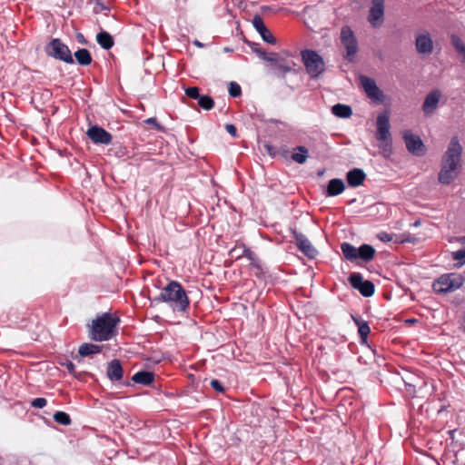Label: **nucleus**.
I'll return each mask as SVG.
<instances>
[{
	"label": "nucleus",
	"instance_id": "1",
	"mask_svg": "<svg viewBox=\"0 0 465 465\" xmlns=\"http://www.w3.org/2000/svg\"><path fill=\"white\" fill-rule=\"evenodd\" d=\"M462 151L458 137H452L441 158L440 170L438 173L439 183L449 185L458 178L461 168Z\"/></svg>",
	"mask_w": 465,
	"mask_h": 465
},
{
	"label": "nucleus",
	"instance_id": "2",
	"mask_svg": "<svg viewBox=\"0 0 465 465\" xmlns=\"http://www.w3.org/2000/svg\"><path fill=\"white\" fill-rule=\"evenodd\" d=\"M157 302H165L177 312H185L189 305L190 300L182 284L176 281H171L163 287L158 297L154 299Z\"/></svg>",
	"mask_w": 465,
	"mask_h": 465
},
{
	"label": "nucleus",
	"instance_id": "3",
	"mask_svg": "<svg viewBox=\"0 0 465 465\" xmlns=\"http://www.w3.org/2000/svg\"><path fill=\"white\" fill-rule=\"evenodd\" d=\"M120 320L109 312L97 316L92 322L89 337L95 341H105L112 339L117 332L116 326Z\"/></svg>",
	"mask_w": 465,
	"mask_h": 465
},
{
	"label": "nucleus",
	"instance_id": "4",
	"mask_svg": "<svg viewBox=\"0 0 465 465\" xmlns=\"http://www.w3.org/2000/svg\"><path fill=\"white\" fill-rule=\"evenodd\" d=\"M301 57L306 72L312 79H317L325 71V63L316 51L302 50Z\"/></svg>",
	"mask_w": 465,
	"mask_h": 465
},
{
	"label": "nucleus",
	"instance_id": "5",
	"mask_svg": "<svg viewBox=\"0 0 465 465\" xmlns=\"http://www.w3.org/2000/svg\"><path fill=\"white\" fill-rule=\"evenodd\" d=\"M377 133L376 139L382 143L381 148L384 153H391V136L390 133V113L384 111L378 114L377 120Z\"/></svg>",
	"mask_w": 465,
	"mask_h": 465
},
{
	"label": "nucleus",
	"instance_id": "6",
	"mask_svg": "<svg viewBox=\"0 0 465 465\" xmlns=\"http://www.w3.org/2000/svg\"><path fill=\"white\" fill-rule=\"evenodd\" d=\"M464 282L461 275L446 273L439 277L432 284L435 292L447 293L460 289Z\"/></svg>",
	"mask_w": 465,
	"mask_h": 465
},
{
	"label": "nucleus",
	"instance_id": "7",
	"mask_svg": "<svg viewBox=\"0 0 465 465\" xmlns=\"http://www.w3.org/2000/svg\"><path fill=\"white\" fill-rule=\"evenodd\" d=\"M45 50L48 56L53 57L56 60L63 61L66 64L74 63L71 50L59 38L52 39L46 45Z\"/></svg>",
	"mask_w": 465,
	"mask_h": 465
},
{
	"label": "nucleus",
	"instance_id": "8",
	"mask_svg": "<svg viewBox=\"0 0 465 465\" xmlns=\"http://www.w3.org/2000/svg\"><path fill=\"white\" fill-rule=\"evenodd\" d=\"M341 41L346 49L345 58L351 62L358 52V41L351 27L345 25L341 28Z\"/></svg>",
	"mask_w": 465,
	"mask_h": 465
},
{
	"label": "nucleus",
	"instance_id": "9",
	"mask_svg": "<svg viewBox=\"0 0 465 465\" xmlns=\"http://www.w3.org/2000/svg\"><path fill=\"white\" fill-rule=\"evenodd\" d=\"M402 138L408 152L411 154L423 156L426 153V147L419 135L412 134L410 130H406L403 132Z\"/></svg>",
	"mask_w": 465,
	"mask_h": 465
},
{
	"label": "nucleus",
	"instance_id": "10",
	"mask_svg": "<svg viewBox=\"0 0 465 465\" xmlns=\"http://www.w3.org/2000/svg\"><path fill=\"white\" fill-rule=\"evenodd\" d=\"M349 282L364 297H371L375 292L374 284L371 281L363 280L360 272H352L349 277Z\"/></svg>",
	"mask_w": 465,
	"mask_h": 465
},
{
	"label": "nucleus",
	"instance_id": "11",
	"mask_svg": "<svg viewBox=\"0 0 465 465\" xmlns=\"http://www.w3.org/2000/svg\"><path fill=\"white\" fill-rule=\"evenodd\" d=\"M360 83L361 87L363 88L366 95L375 101L381 103L384 100V94L383 92L378 87L376 84V82L368 76L361 75L360 77Z\"/></svg>",
	"mask_w": 465,
	"mask_h": 465
},
{
	"label": "nucleus",
	"instance_id": "12",
	"mask_svg": "<svg viewBox=\"0 0 465 465\" xmlns=\"http://www.w3.org/2000/svg\"><path fill=\"white\" fill-rule=\"evenodd\" d=\"M292 234L295 239L298 249L308 258L313 259L316 257L318 252L312 246L307 237L302 232H297L295 229H291Z\"/></svg>",
	"mask_w": 465,
	"mask_h": 465
},
{
	"label": "nucleus",
	"instance_id": "13",
	"mask_svg": "<svg viewBox=\"0 0 465 465\" xmlns=\"http://www.w3.org/2000/svg\"><path fill=\"white\" fill-rule=\"evenodd\" d=\"M86 134L94 143L109 144L112 142V134L97 125L91 126Z\"/></svg>",
	"mask_w": 465,
	"mask_h": 465
},
{
	"label": "nucleus",
	"instance_id": "14",
	"mask_svg": "<svg viewBox=\"0 0 465 465\" xmlns=\"http://www.w3.org/2000/svg\"><path fill=\"white\" fill-rule=\"evenodd\" d=\"M416 50L420 54H430L433 51V41L429 33L425 32L416 36Z\"/></svg>",
	"mask_w": 465,
	"mask_h": 465
},
{
	"label": "nucleus",
	"instance_id": "15",
	"mask_svg": "<svg viewBox=\"0 0 465 465\" xmlns=\"http://www.w3.org/2000/svg\"><path fill=\"white\" fill-rule=\"evenodd\" d=\"M441 96V93L440 90H432L430 92L422 104V111L425 115H430L438 107V104L440 102Z\"/></svg>",
	"mask_w": 465,
	"mask_h": 465
},
{
	"label": "nucleus",
	"instance_id": "16",
	"mask_svg": "<svg viewBox=\"0 0 465 465\" xmlns=\"http://www.w3.org/2000/svg\"><path fill=\"white\" fill-rule=\"evenodd\" d=\"M383 14V0H374L370 10L368 20L373 26H378L382 21Z\"/></svg>",
	"mask_w": 465,
	"mask_h": 465
},
{
	"label": "nucleus",
	"instance_id": "17",
	"mask_svg": "<svg viewBox=\"0 0 465 465\" xmlns=\"http://www.w3.org/2000/svg\"><path fill=\"white\" fill-rule=\"evenodd\" d=\"M107 377L111 381H119L123 379L124 370L119 360H113L107 366Z\"/></svg>",
	"mask_w": 465,
	"mask_h": 465
},
{
	"label": "nucleus",
	"instance_id": "18",
	"mask_svg": "<svg viewBox=\"0 0 465 465\" xmlns=\"http://www.w3.org/2000/svg\"><path fill=\"white\" fill-rule=\"evenodd\" d=\"M346 179L351 187H358L365 181L366 174L363 170L354 168L347 173Z\"/></svg>",
	"mask_w": 465,
	"mask_h": 465
},
{
	"label": "nucleus",
	"instance_id": "19",
	"mask_svg": "<svg viewBox=\"0 0 465 465\" xmlns=\"http://www.w3.org/2000/svg\"><path fill=\"white\" fill-rule=\"evenodd\" d=\"M271 70L278 76L283 77L287 73L292 71V66L278 54L276 61H273L271 64Z\"/></svg>",
	"mask_w": 465,
	"mask_h": 465
},
{
	"label": "nucleus",
	"instance_id": "20",
	"mask_svg": "<svg viewBox=\"0 0 465 465\" xmlns=\"http://www.w3.org/2000/svg\"><path fill=\"white\" fill-rule=\"evenodd\" d=\"M247 259L250 262L249 266L252 274L258 278H262L265 274V270L259 257L252 252L248 253Z\"/></svg>",
	"mask_w": 465,
	"mask_h": 465
},
{
	"label": "nucleus",
	"instance_id": "21",
	"mask_svg": "<svg viewBox=\"0 0 465 465\" xmlns=\"http://www.w3.org/2000/svg\"><path fill=\"white\" fill-rule=\"evenodd\" d=\"M351 319L355 325L358 327V332L362 343L367 342L368 335L371 332V328L366 321L360 316L351 315Z\"/></svg>",
	"mask_w": 465,
	"mask_h": 465
},
{
	"label": "nucleus",
	"instance_id": "22",
	"mask_svg": "<svg viewBox=\"0 0 465 465\" xmlns=\"http://www.w3.org/2000/svg\"><path fill=\"white\" fill-rule=\"evenodd\" d=\"M345 189L344 183L341 179L334 178L329 181L326 195L336 196L341 194Z\"/></svg>",
	"mask_w": 465,
	"mask_h": 465
},
{
	"label": "nucleus",
	"instance_id": "23",
	"mask_svg": "<svg viewBox=\"0 0 465 465\" xmlns=\"http://www.w3.org/2000/svg\"><path fill=\"white\" fill-rule=\"evenodd\" d=\"M132 380L138 384L150 385L154 381V373L146 371H138L133 376Z\"/></svg>",
	"mask_w": 465,
	"mask_h": 465
},
{
	"label": "nucleus",
	"instance_id": "24",
	"mask_svg": "<svg viewBox=\"0 0 465 465\" xmlns=\"http://www.w3.org/2000/svg\"><path fill=\"white\" fill-rule=\"evenodd\" d=\"M96 41L100 46L105 50H109L114 46V39L106 31H101L96 35Z\"/></svg>",
	"mask_w": 465,
	"mask_h": 465
},
{
	"label": "nucleus",
	"instance_id": "25",
	"mask_svg": "<svg viewBox=\"0 0 465 465\" xmlns=\"http://www.w3.org/2000/svg\"><path fill=\"white\" fill-rule=\"evenodd\" d=\"M252 252L244 243H237L230 252L232 258L239 260L242 257L248 258V253Z\"/></svg>",
	"mask_w": 465,
	"mask_h": 465
},
{
	"label": "nucleus",
	"instance_id": "26",
	"mask_svg": "<svg viewBox=\"0 0 465 465\" xmlns=\"http://www.w3.org/2000/svg\"><path fill=\"white\" fill-rule=\"evenodd\" d=\"M343 256L348 261H354L358 258L359 248L354 247L349 242H343L341 245Z\"/></svg>",
	"mask_w": 465,
	"mask_h": 465
},
{
	"label": "nucleus",
	"instance_id": "27",
	"mask_svg": "<svg viewBox=\"0 0 465 465\" xmlns=\"http://www.w3.org/2000/svg\"><path fill=\"white\" fill-rule=\"evenodd\" d=\"M102 347L93 343H83L78 350L80 356L87 357L101 352Z\"/></svg>",
	"mask_w": 465,
	"mask_h": 465
},
{
	"label": "nucleus",
	"instance_id": "28",
	"mask_svg": "<svg viewBox=\"0 0 465 465\" xmlns=\"http://www.w3.org/2000/svg\"><path fill=\"white\" fill-rule=\"evenodd\" d=\"M331 113L340 118H349L352 114V110L349 105L337 104L331 107Z\"/></svg>",
	"mask_w": 465,
	"mask_h": 465
},
{
	"label": "nucleus",
	"instance_id": "29",
	"mask_svg": "<svg viewBox=\"0 0 465 465\" xmlns=\"http://www.w3.org/2000/svg\"><path fill=\"white\" fill-rule=\"evenodd\" d=\"M74 57L80 65H89L93 61L90 52L85 48L77 50L74 53Z\"/></svg>",
	"mask_w": 465,
	"mask_h": 465
},
{
	"label": "nucleus",
	"instance_id": "30",
	"mask_svg": "<svg viewBox=\"0 0 465 465\" xmlns=\"http://www.w3.org/2000/svg\"><path fill=\"white\" fill-rule=\"evenodd\" d=\"M309 151L305 146L300 145L294 149V152L292 154V159L300 164H302L306 162L308 158Z\"/></svg>",
	"mask_w": 465,
	"mask_h": 465
},
{
	"label": "nucleus",
	"instance_id": "31",
	"mask_svg": "<svg viewBox=\"0 0 465 465\" xmlns=\"http://www.w3.org/2000/svg\"><path fill=\"white\" fill-rule=\"evenodd\" d=\"M375 255V250L369 244H362L359 247L358 258L365 262H369L373 259Z\"/></svg>",
	"mask_w": 465,
	"mask_h": 465
},
{
	"label": "nucleus",
	"instance_id": "32",
	"mask_svg": "<svg viewBox=\"0 0 465 465\" xmlns=\"http://www.w3.org/2000/svg\"><path fill=\"white\" fill-rule=\"evenodd\" d=\"M53 418L55 422L62 425H70L72 422L70 416L64 411H56Z\"/></svg>",
	"mask_w": 465,
	"mask_h": 465
},
{
	"label": "nucleus",
	"instance_id": "33",
	"mask_svg": "<svg viewBox=\"0 0 465 465\" xmlns=\"http://www.w3.org/2000/svg\"><path fill=\"white\" fill-rule=\"evenodd\" d=\"M198 104L204 110H211L214 106V102L209 95H201L198 99Z\"/></svg>",
	"mask_w": 465,
	"mask_h": 465
},
{
	"label": "nucleus",
	"instance_id": "34",
	"mask_svg": "<svg viewBox=\"0 0 465 465\" xmlns=\"http://www.w3.org/2000/svg\"><path fill=\"white\" fill-rule=\"evenodd\" d=\"M450 39L455 50L459 54H463L465 53V44L463 43V41L456 35H452Z\"/></svg>",
	"mask_w": 465,
	"mask_h": 465
},
{
	"label": "nucleus",
	"instance_id": "35",
	"mask_svg": "<svg viewBox=\"0 0 465 465\" xmlns=\"http://www.w3.org/2000/svg\"><path fill=\"white\" fill-rule=\"evenodd\" d=\"M255 53L258 54V56L267 62H270L271 64L273 61H276V56L278 54L276 53H266L265 51H262L261 49H256Z\"/></svg>",
	"mask_w": 465,
	"mask_h": 465
},
{
	"label": "nucleus",
	"instance_id": "36",
	"mask_svg": "<svg viewBox=\"0 0 465 465\" xmlns=\"http://www.w3.org/2000/svg\"><path fill=\"white\" fill-rule=\"evenodd\" d=\"M260 35L264 42L271 45L276 44V38L267 27L264 28V30L260 33Z\"/></svg>",
	"mask_w": 465,
	"mask_h": 465
},
{
	"label": "nucleus",
	"instance_id": "37",
	"mask_svg": "<svg viewBox=\"0 0 465 465\" xmlns=\"http://www.w3.org/2000/svg\"><path fill=\"white\" fill-rule=\"evenodd\" d=\"M252 25H253V27L256 29V31L259 34L262 31H263L264 28H266L262 18L259 15H256L253 16V18H252Z\"/></svg>",
	"mask_w": 465,
	"mask_h": 465
},
{
	"label": "nucleus",
	"instance_id": "38",
	"mask_svg": "<svg viewBox=\"0 0 465 465\" xmlns=\"http://www.w3.org/2000/svg\"><path fill=\"white\" fill-rule=\"evenodd\" d=\"M241 86L237 83L232 82L229 87L230 95L232 97H238L241 94Z\"/></svg>",
	"mask_w": 465,
	"mask_h": 465
},
{
	"label": "nucleus",
	"instance_id": "39",
	"mask_svg": "<svg viewBox=\"0 0 465 465\" xmlns=\"http://www.w3.org/2000/svg\"><path fill=\"white\" fill-rule=\"evenodd\" d=\"M185 94L188 97L196 100L201 96L198 87H188L185 89Z\"/></svg>",
	"mask_w": 465,
	"mask_h": 465
},
{
	"label": "nucleus",
	"instance_id": "40",
	"mask_svg": "<svg viewBox=\"0 0 465 465\" xmlns=\"http://www.w3.org/2000/svg\"><path fill=\"white\" fill-rule=\"evenodd\" d=\"M452 258L453 260L459 261L461 264H463L465 262V249H460L452 252Z\"/></svg>",
	"mask_w": 465,
	"mask_h": 465
},
{
	"label": "nucleus",
	"instance_id": "41",
	"mask_svg": "<svg viewBox=\"0 0 465 465\" xmlns=\"http://www.w3.org/2000/svg\"><path fill=\"white\" fill-rule=\"evenodd\" d=\"M47 401L45 398H35L31 402V406L36 409H42L46 406Z\"/></svg>",
	"mask_w": 465,
	"mask_h": 465
},
{
	"label": "nucleus",
	"instance_id": "42",
	"mask_svg": "<svg viewBox=\"0 0 465 465\" xmlns=\"http://www.w3.org/2000/svg\"><path fill=\"white\" fill-rule=\"evenodd\" d=\"M377 238L383 242H389L392 241L393 235L386 232H381L377 234Z\"/></svg>",
	"mask_w": 465,
	"mask_h": 465
},
{
	"label": "nucleus",
	"instance_id": "43",
	"mask_svg": "<svg viewBox=\"0 0 465 465\" xmlns=\"http://www.w3.org/2000/svg\"><path fill=\"white\" fill-rule=\"evenodd\" d=\"M210 384H211L212 388L213 390H215L216 391H218V392H223L224 391V387L220 382V381H218V380H212Z\"/></svg>",
	"mask_w": 465,
	"mask_h": 465
},
{
	"label": "nucleus",
	"instance_id": "44",
	"mask_svg": "<svg viewBox=\"0 0 465 465\" xmlns=\"http://www.w3.org/2000/svg\"><path fill=\"white\" fill-rule=\"evenodd\" d=\"M144 123L147 124L153 125L157 130H162L163 129L162 125L157 123V120L154 117H151V118L146 119L144 121Z\"/></svg>",
	"mask_w": 465,
	"mask_h": 465
},
{
	"label": "nucleus",
	"instance_id": "45",
	"mask_svg": "<svg viewBox=\"0 0 465 465\" xmlns=\"http://www.w3.org/2000/svg\"><path fill=\"white\" fill-rule=\"evenodd\" d=\"M63 365L65 366V368L67 369V371H69V373L71 374H74L75 372V366L74 364L70 361H67L66 362H64Z\"/></svg>",
	"mask_w": 465,
	"mask_h": 465
},
{
	"label": "nucleus",
	"instance_id": "46",
	"mask_svg": "<svg viewBox=\"0 0 465 465\" xmlns=\"http://www.w3.org/2000/svg\"><path fill=\"white\" fill-rule=\"evenodd\" d=\"M225 129L226 131L232 135V136H236V127L232 124H228L225 125Z\"/></svg>",
	"mask_w": 465,
	"mask_h": 465
},
{
	"label": "nucleus",
	"instance_id": "47",
	"mask_svg": "<svg viewBox=\"0 0 465 465\" xmlns=\"http://www.w3.org/2000/svg\"><path fill=\"white\" fill-rule=\"evenodd\" d=\"M94 10H95V13H99L103 10H107V7L104 5H103L102 3H97Z\"/></svg>",
	"mask_w": 465,
	"mask_h": 465
},
{
	"label": "nucleus",
	"instance_id": "48",
	"mask_svg": "<svg viewBox=\"0 0 465 465\" xmlns=\"http://www.w3.org/2000/svg\"><path fill=\"white\" fill-rule=\"evenodd\" d=\"M414 236L409 235L406 239L402 240L401 242H414Z\"/></svg>",
	"mask_w": 465,
	"mask_h": 465
},
{
	"label": "nucleus",
	"instance_id": "49",
	"mask_svg": "<svg viewBox=\"0 0 465 465\" xmlns=\"http://www.w3.org/2000/svg\"><path fill=\"white\" fill-rule=\"evenodd\" d=\"M420 224V221H419V220H418V221L414 222L412 225H413V226H415V227H417V226H419Z\"/></svg>",
	"mask_w": 465,
	"mask_h": 465
},
{
	"label": "nucleus",
	"instance_id": "50",
	"mask_svg": "<svg viewBox=\"0 0 465 465\" xmlns=\"http://www.w3.org/2000/svg\"><path fill=\"white\" fill-rule=\"evenodd\" d=\"M194 45L197 46H203V45L199 41H195Z\"/></svg>",
	"mask_w": 465,
	"mask_h": 465
},
{
	"label": "nucleus",
	"instance_id": "51",
	"mask_svg": "<svg viewBox=\"0 0 465 465\" xmlns=\"http://www.w3.org/2000/svg\"><path fill=\"white\" fill-rule=\"evenodd\" d=\"M455 430H450L449 433L450 434V436L452 437L453 434H454Z\"/></svg>",
	"mask_w": 465,
	"mask_h": 465
},
{
	"label": "nucleus",
	"instance_id": "52",
	"mask_svg": "<svg viewBox=\"0 0 465 465\" xmlns=\"http://www.w3.org/2000/svg\"><path fill=\"white\" fill-rule=\"evenodd\" d=\"M79 38H80V40H83V39H84L83 35H78V39H79Z\"/></svg>",
	"mask_w": 465,
	"mask_h": 465
},
{
	"label": "nucleus",
	"instance_id": "53",
	"mask_svg": "<svg viewBox=\"0 0 465 465\" xmlns=\"http://www.w3.org/2000/svg\"><path fill=\"white\" fill-rule=\"evenodd\" d=\"M79 38H80V40H83V39H84L83 35H78V39H79Z\"/></svg>",
	"mask_w": 465,
	"mask_h": 465
},
{
	"label": "nucleus",
	"instance_id": "54",
	"mask_svg": "<svg viewBox=\"0 0 465 465\" xmlns=\"http://www.w3.org/2000/svg\"><path fill=\"white\" fill-rule=\"evenodd\" d=\"M460 242L463 243L465 242V236L460 239Z\"/></svg>",
	"mask_w": 465,
	"mask_h": 465
},
{
	"label": "nucleus",
	"instance_id": "55",
	"mask_svg": "<svg viewBox=\"0 0 465 465\" xmlns=\"http://www.w3.org/2000/svg\"><path fill=\"white\" fill-rule=\"evenodd\" d=\"M463 55V58H464V62H465V53L462 54Z\"/></svg>",
	"mask_w": 465,
	"mask_h": 465
}]
</instances>
